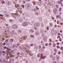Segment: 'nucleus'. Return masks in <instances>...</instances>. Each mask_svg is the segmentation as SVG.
<instances>
[{
	"instance_id": "473e14b6",
	"label": "nucleus",
	"mask_w": 63,
	"mask_h": 63,
	"mask_svg": "<svg viewBox=\"0 0 63 63\" xmlns=\"http://www.w3.org/2000/svg\"><path fill=\"white\" fill-rule=\"evenodd\" d=\"M13 47V49L14 50H15V49H16V48H17V47Z\"/></svg>"
},
{
	"instance_id": "b1692460",
	"label": "nucleus",
	"mask_w": 63,
	"mask_h": 63,
	"mask_svg": "<svg viewBox=\"0 0 63 63\" xmlns=\"http://www.w3.org/2000/svg\"><path fill=\"white\" fill-rule=\"evenodd\" d=\"M30 37H31L32 38H34V36L33 35H31L30 36Z\"/></svg>"
},
{
	"instance_id": "13d9d810",
	"label": "nucleus",
	"mask_w": 63,
	"mask_h": 63,
	"mask_svg": "<svg viewBox=\"0 0 63 63\" xmlns=\"http://www.w3.org/2000/svg\"><path fill=\"white\" fill-rule=\"evenodd\" d=\"M7 49V50H9V48L8 47H7L6 48Z\"/></svg>"
},
{
	"instance_id": "864d4df0",
	"label": "nucleus",
	"mask_w": 63,
	"mask_h": 63,
	"mask_svg": "<svg viewBox=\"0 0 63 63\" xmlns=\"http://www.w3.org/2000/svg\"><path fill=\"white\" fill-rule=\"evenodd\" d=\"M56 62L55 61H54L53 62V63H56Z\"/></svg>"
},
{
	"instance_id": "09e8293b",
	"label": "nucleus",
	"mask_w": 63,
	"mask_h": 63,
	"mask_svg": "<svg viewBox=\"0 0 63 63\" xmlns=\"http://www.w3.org/2000/svg\"><path fill=\"white\" fill-rule=\"evenodd\" d=\"M2 61L3 63H5V62H6V61H5V60H3Z\"/></svg>"
},
{
	"instance_id": "412c9836",
	"label": "nucleus",
	"mask_w": 63,
	"mask_h": 63,
	"mask_svg": "<svg viewBox=\"0 0 63 63\" xmlns=\"http://www.w3.org/2000/svg\"><path fill=\"white\" fill-rule=\"evenodd\" d=\"M24 53L26 55H27V54L28 53L26 51H24Z\"/></svg>"
},
{
	"instance_id": "4d7b16f0",
	"label": "nucleus",
	"mask_w": 63,
	"mask_h": 63,
	"mask_svg": "<svg viewBox=\"0 0 63 63\" xmlns=\"http://www.w3.org/2000/svg\"><path fill=\"white\" fill-rule=\"evenodd\" d=\"M18 48H19L20 49H21V47H18Z\"/></svg>"
},
{
	"instance_id": "cd10ccee",
	"label": "nucleus",
	"mask_w": 63,
	"mask_h": 63,
	"mask_svg": "<svg viewBox=\"0 0 63 63\" xmlns=\"http://www.w3.org/2000/svg\"><path fill=\"white\" fill-rule=\"evenodd\" d=\"M2 53L4 54V53H6V52L5 51H2Z\"/></svg>"
},
{
	"instance_id": "aec40b11",
	"label": "nucleus",
	"mask_w": 63,
	"mask_h": 63,
	"mask_svg": "<svg viewBox=\"0 0 63 63\" xmlns=\"http://www.w3.org/2000/svg\"><path fill=\"white\" fill-rule=\"evenodd\" d=\"M19 20L20 22H22V20L21 19H19Z\"/></svg>"
},
{
	"instance_id": "e433bc0d",
	"label": "nucleus",
	"mask_w": 63,
	"mask_h": 63,
	"mask_svg": "<svg viewBox=\"0 0 63 63\" xmlns=\"http://www.w3.org/2000/svg\"><path fill=\"white\" fill-rule=\"evenodd\" d=\"M62 9V8H60L59 11H60V12H61V9Z\"/></svg>"
},
{
	"instance_id": "9b49d317",
	"label": "nucleus",
	"mask_w": 63,
	"mask_h": 63,
	"mask_svg": "<svg viewBox=\"0 0 63 63\" xmlns=\"http://www.w3.org/2000/svg\"><path fill=\"white\" fill-rule=\"evenodd\" d=\"M22 38L23 39H23H25V40L26 38V36H23L22 37Z\"/></svg>"
},
{
	"instance_id": "2f4dec72",
	"label": "nucleus",
	"mask_w": 63,
	"mask_h": 63,
	"mask_svg": "<svg viewBox=\"0 0 63 63\" xmlns=\"http://www.w3.org/2000/svg\"><path fill=\"white\" fill-rule=\"evenodd\" d=\"M55 46H56V44L54 43L53 44V47H55Z\"/></svg>"
},
{
	"instance_id": "680f3d73",
	"label": "nucleus",
	"mask_w": 63,
	"mask_h": 63,
	"mask_svg": "<svg viewBox=\"0 0 63 63\" xmlns=\"http://www.w3.org/2000/svg\"><path fill=\"white\" fill-rule=\"evenodd\" d=\"M58 3H59V4H61V3H60V1H58Z\"/></svg>"
},
{
	"instance_id": "c03bdc74",
	"label": "nucleus",
	"mask_w": 63,
	"mask_h": 63,
	"mask_svg": "<svg viewBox=\"0 0 63 63\" xmlns=\"http://www.w3.org/2000/svg\"><path fill=\"white\" fill-rule=\"evenodd\" d=\"M38 4L39 5H41V2H38Z\"/></svg>"
},
{
	"instance_id": "5701e85b",
	"label": "nucleus",
	"mask_w": 63,
	"mask_h": 63,
	"mask_svg": "<svg viewBox=\"0 0 63 63\" xmlns=\"http://www.w3.org/2000/svg\"><path fill=\"white\" fill-rule=\"evenodd\" d=\"M30 31L31 32H32V33L34 32V31L32 29Z\"/></svg>"
},
{
	"instance_id": "7c9ffc66",
	"label": "nucleus",
	"mask_w": 63,
	"mask_h": 63,
	"mask_svg": "<svg viewBox=\"0 0 63 63\" xmlns=\"http://www.w3.org/2000/svg\"><path fill=\"white\" fill-rule=\"evenodd\" d=\"M52 5H54L55 3L54 1H52Z\"/></svg>"
},
{
	"instance_id": "a211bd4d",
	"label": "nucleus",
	"mask_w": 63,
	"mask_h": 63,
	"mask_svg": "<svg viewBox=\"0 0 63 63\" xmlns=\"http://www.w3.org/2000/svg\"><path fill=\"white\" fill-rule=\"evenodd\" d=\"M13 21H14V20H9V21L10 22H11V23L12 22H13Z\"/></svg>"
},
{
	"instance_id": "603ef678",
	"label": "nucleus",
	"mask_w": 63,
	"mask_h": 63,
	"mask_svg": "<svg viewBox=\"0 0 63 63\" xmlns=\"http://www.w3.org/2000/svg\"><path fill=\"white\" fill-rule=\"evenodd\" d=\"M34 46V45H33V44H32L31 45H30V46Z\"/></svg>"
},
{
	"instance_id": "f704fd0d",
	"label": "nucleus",
	"mask_w": 63,
	"mask_h": 63,
	"mask_svg": "<svg viewBox=\"0 0 63 63\" xmlns=\"http://www.w3.org/2000/svg\"><path fill=\"white\" fill-rule=\"evenodd\" d=\"M10 42H13V40L12 39H11L10 40Z\"/></svg>"
},
{
	"instance_id": "bf43d9fd",
	"label": "nucleus",
	"mask_w": 63,
	"mask_h": 63,
	"mask_svg": "<svg viewBox=\"0 0 63 63\" xmlns=\"http://www.w3.org/2000/svg\"><path fill=\"white\" fill-rule=\"evenodd\" d=\"M6 48H7V47L6 46H5L4 47V49H5Z\"/></svg>"
},
{
	"instance_id": "c9c22d12",
	"label": "nucleus",
	"mask_w": 63,
	"mask_h": 63,
	"mask_svg": "<svg viewBox=\"0 0 63 63\" xmlns=\"http://www.w3.org/2000/svg\"><path fill=\"white\" fill-rule=\"evenodd\" d=\"M2 3L3 4H4L5 3V2L4 1H2Z\"/></svg>"
},
{
	"instance_id": "dca6fc26",
	"label": "nucleus",
	"mask_w": 63,
	"mask_h": 63,
	"mask_svg": "<svg viewBox=\"0 0 63 63\" xmlns=\"http://www.w3.org/2000/svg\"><path fill=\"white\" fill-rule=\"evenodd\" d=\"M40 55H41V54L40 53H39L37 55V57H39L40 56Z\"/></svg>"
},
{
	"instance_id": "72a5a7b5",
	"label": "nucleus",
	"mask_w": 63,
	"mask_h": 63,
	"mask_svg": "<svg viewBox=\"0 0 63 63\" xmlns=\"http://www.w3.org/2000/svg\"><path fill=\"white\" fill-rule=\"evenodd\" d=\"M2 45L3 46H5L6 45V43L5 42L3 43L2 44Z\"/></svg>"
},
{
	"instance_id": "6e6552de",
	"label": "nucleus",
	"mask_w": 63,
	"mask_h": 63,
	"mask_svg": "<svg viewBox=\"0 0 63 63\" xmlns=\"http://www.w3.org/2000/svg\"><path fill=\"white\" fill-rule=\"evenodd\" d=\"M18 33H21L22 32L20 30H19L18 31Z\"/></svg>"
},
{
	"instance_id": "5fc2aeb1",
	"label": "nucleus",
	"mask_w": 63,
	"mask_h": 63,
	"mask_svg": "<svg viewBox=\"0 0 63 63\" xmlns=\"http://www.w3.org/2000/svg\"><path fill=\"white\" fill-rule=\"evenodd\" d=\"M48 45V44H46L45 45V46H47Z\"/></svg>"
},
{
	"instance_id": "7ed1b4c3",
	"label": "nucleus",
	"mask_w": 63,
	"mask_h": 63,
	"mask_svg": "<svg viewBox=\"0 0 63 63\" xmlns=\"http://www.w3.org/2000/svg\"><path fill=\"white\" fill-rule=\"evenodd\" d=\"M25 7L27 9H29V4H26L25 5Z\"/></svg>"
},
{
	"instance_id": "f3484780",
	"label": "nucleus",
	"mask_w": 63,
	"mask_h": 63,
	"mask_svg": "<svg viewBox=\"0 0 63 63\" xmlns=\"http://www.w3.org/2000/svg\"><path fill=\"white\" fill-rule=\"evenodd\" d=\"M35 34L36 35H39V33L38 32H35Z\"/></svg>"
},
{
	"instance_id": "f257e3e1",
	"label": "nucleus",
	"mask_w": 63,
	"mask_h": 63,
	"mask_svg": "<svg viewBox=\"0 0 63 63\" xmlns=\"http://www.w3.org/2000/svg\"><path fill=\"white\" fill-rule=\"evenodd\" d=\"M17 28V26L16 25H14L12 26V28L13 29H16Z\"/></svg>"
},
{
	"instance_id": "c85d7f7f",
	"label": "nucleus",
	"mask_w": 63,
	"mask_h": 63,
	"mask_svg": "<svg viewBox=\"0 0 63 63\" xmlns=\"http://www.w3.org/2000/svg\"><path fill=\"white\" fill-rule=\"evenodd\" d=\"M17 47V46H15V45H14L13 46V47Z\"/></svg>"
},
{
	"instance_id": "ddd939ff",
	"label": "nucleus",
	"mask_w": 63,
	"mask_h": 63,
	"mask_svg": "<svg viewBox=\"0 0 63 63\" xmlns=\"http://www.w3.org/2000/svg\"><path fill=\"white\" fill-rule=\"evenodd\" d=\"M12 46V43H9V44L8 45V47H11Z\"/></svg>"
},
{
	"instance_id": "338daca9",
	"label": "nucleus",
	"mask_w": 63,
	"mask_h": 63,
	"mask_svg": "<svg viewBox=\"0 0 63 63\" xmlns=\"http://www.w3.org/2000/svg\"><path fill=\"white\" fill-rule=\"evenodd\" d=\"M25 3V1H23V4H24V3Z\"/></svg>"
},
{
	"instance_id": "ea45409f",
	"label": "nucleus",
	"mask_w": 63,
	"mask_h": 63,
	"mask_svg": "<svg viewBox=\"0 0 63 63\" xmlns=\"http://www.w3.org/2000/svg\"><path fill=\"white\" fill-rule=\"evenodd\" d=\"M41 48V45H39V49H40Z\"/></svg>"
},
{
	"instance_id": "4c0bfd02",
	"label": "nucleus",
	"mask_w": 63,
	"mask_h": 63,
	"mask_svg": "<svg viewBox=\"0 0 63 63\" xmlns=\"http://www.w3.org/2000/svg\"><path fill=\"white\" fill-rule=\"evenodd\" d=\"M21 7H22V8H24V5H22L21 6Z\"/></svg>"
},
{
	"instance_id": "2eb2a0df",
	"label": "nucleus",
	"mask_w": 63,
	"mask_h": 63,
	"mask_svg": "<svg viewBox=\"0 0 63 63\" xmlns=\"http://www.w3.org/2000/svg\"><path fill=\"white\" fill-rule=\"evenodd\" d=\"M16 16L17 17H20V15L19 14H17L16 15Z\"/></svg>"
},
{
	"instance_id": "774afa93",
	"label": "nucleus",
	"mask_w": 63,
	"mask_h": 63,
	"mask_svg": "<svg viewBox=\"0 0 63 63\" xmlns=\"http://www.w3.org/2000/svg\"><path fill=\"white\" fill-rule=\"evenodd\" d=\"M59 44H59V43L58 42V43H57V45H59Z\"/></svg>"
},
{
	"instance_id": "bb28decb",
	"label": "nucleus",
	"mask_w": 63,
	"mask_h": 63,
	"mask_svg": "<svg viewBox=\"0 0 63 63\" xmlns=\"http://www.w3.org/2000/svg\"><path fill=\"white\" fill-rule=\"evenodd\" d=\"M35 15H38V16H39V13L38 12H35Z\"/></svg>"
},
{
	"instance_id": "e2e57ef3",
	"label": "nucleus",
	"mask_w": 63,
	"mask_h": 63,
	"mask_svg": "<svg viewBox=\"0 0 63 63\" xmlns=\"http://www.w3.org/2000/svg\"><path fill=\"white\" fill-rule=\"evenodd\" d=\"M56 7H57V8H59V7L58 6V5H56Z\"/></svg>"
},
{
	"instance_id": "052dcab7",
	"label": "nucleus",
	"mask_w": 63,
	"mask_h": 63,
	"mask_svg": "<svg viewBox=\"0 0 63 63\" xmlns=\"http://www.w3.org/2000/svg\"><path fill=\"white\" fill-rule=\"evenodd\" d=\"M12 57H15V55H13L12 56Z\"/></svg>"
},
{
	"instance_id": "c756f323",
	"label": "nucleus",
	"mask_w": 63,
	"mask_h": 63,
	"mask_svg": "<svg viewBox=\"0 0 63 63\" xmlns=\"http://www.w3.org/2000/svg\"><path fill=\"white\" fill-rule=\"evenodd\" d=\"M36 9L37 10H39V8L37 6H36Z\"/></svg>"
},
{
	"instance_id": "f03ea898",
	"label": "nucleus",
	"mask_w": 63,
	"mask_h": 63,
	"mask_svg": "<svg viewBox=\"0 0 63 63\" xmlns=\"http://www.w3.org/2000/svg\"><path fill=\"white\" fill-rule=\"evenodd\" d=\"M22 25L23 26H26L28 25V23L26 22H24L22 23Z\"/></svg>"
},
{
	"instance_id": "4be33fe9",
	"label": "nucleus",
	"mask_w": 63,
	"mask_h": 63,
	"mask_svg": "<svg viewBox=\"0 0 63 63\" xmlns=\"http://www.w3.org/2000/svg\"><path fill=\"white\" fill-rule=\"evenodd\" d=\"M14 31H12L11 32V35H14Z\"/></svg>"
},
{
	"instance_id": "423d86ee",
	"label": "nucleus",
	"mask_w": 63,
	"mask_h": 63,
	"mask_svg": "<svg viewBox=\"0 0 63 63\" xmlns=\"http://www.w3.org/2000/svg\"><path fill=\"white\" fill-rule=\"evenodd\" d=\"M23 53L21 52V54L19 55V57H22L23 56Z\"/></svg>"
},
{
	"instance_id": "9d476101",
	"label": "nucleus",
	"mask_w": 63,
	"mask_h": 63,
	"mask_svg": "<svg viewBox=\"0 0 63 63\" xmlns=\"http://www.w3.org/2000/svg\"><path fill=\"white\" fill-rule=\"evenodd\" d=\"M47 37L46 36H45L43 37V40H46L47 39Z\"/></svg>"
},
{
	"instance_id": "79ce46f5",
	"label": "nucleus",
	"mask_w": 63,
	"mask_h": 63,
	"mask_svg": "<svg viewBox=\"0 0 63 63\" xmlns=\"http://www.w3.org/2000/svg\"><path fill=\"white\" fill-rule=\"evenodd\" d=\"M2 61V59H0V63H1Z\"/></svg>"
},
{
	"instance_id": "6e6d98bb",
	"label": "nucleus",
	"mask_w": 63,
	"mask_h": 63,
	"mask_svg": "<svg viewBox=\"0 0 63 63\" xmlns=\"http://www.w3.org/2000/svg\"><path fill=\"white\" fill-rule=\"evenodd\" d=\"M47 30H49V27H47Z\"/></svg>"
},
{
	"instance_id": "a878e982",
	"label": "nucleus",
	"mask_w": 63,
	"mask_h": 63,
	"mask_svg": "<svg viewBox=\"0 0 63 63\" xmlns=\"http://www.w3.org/2000/svg\"><path fill=\"white\" fill-rule=\"evenodd\" d=\"M5 58H6V59H9V58L8 56H6L5 57Z\"/></svg>"
},
{
	"instance_id": "0e129e2a",
	"label": "nucleus",
	"mask_w": 63,
	"mask_h": 63,
	"mask_svg": "<svg viewBox=\"0 0 63 63\" xmlns=\"http://www.w3.org/2000/svg\"><path fill=\"white\" fill-rule=\"evenodd\" d=\"M57 48H60V47L58 46H57Z\"/></svg>"
},
{
	"instance_id": "4468645a",
	"label": "nucleus",
	"mask_w": 63,
	"mask_h": 63,
	"mask_svg": "<svg viewBox=\"0 0 63 63\" xmlns=\"http://www.w3.org/2000/svg\"><path fill=\"white\" fill-rule=\"evenodd\" d=\"M17 10L19 11H21V9H20V8L19 7H18L17 8Z\"/></svg>"
},
{
	"instance_id": "1a4fd4ad",
	"label": "nucleus",
	"mask_w": 63,
	"mask_h": 63,
	"mask_svg": "<svg viewBox=\"0 0 63 63\" xmlns=\"http://www.w3.org/2000/svg\"><path fill=\"white\" fill-rule=\"evenodd\" d=\"M11 62H14V59H11L10 60Z\"/></svg>"
},
{
	"instance_id": "3c124183",
	"label": "nucleus",
	"mask_w": 63,
	"mask_h": 63,
	"mask_svg": "<svg viewBox=\"0 0 63 63\" xmlns=\"http://www.w3.org/2000/svg\"><path fill=\"white\" fill-rule=\"evenodd\" d=\"M25 0L26 2H27V1H30V0Z\"/></svg>"
},
{
	"instance_id": "393cba45",
	"label": "nucleus",
	"mask_w": 63,
	"mask_h": 63,
	"mask_svg": "<svg viewBox=\"0 0 63 63\" xmlns=\"http://www.w3.org/2000/svg\"><path fill=\"white\" fill-rule=\"evenodd\" d=\"M54 51L55 52L57 53V49H56V48H55V50H54Z\"/></svg>"
},
{
	"instance_id": "de8ad7c7",
	"label": "nucleus",
	"mask_w": 63,
	"mask_h": 63,
	"mask_svg": "<svg viewBox=\"0 0 63 63\" xmlns=\"http://www.w3.org/2000/svg\"><path fill=\"white\" fill-rule=\"evenodd\" d=\"M59 40L60 42H61V41H62V39H61V38H60Z\"/></svg>"
},
{
	"instance_id": "20e7f679",
	"label": "nucleus",
	"mask_w": 63,
	"mask_h": 63,
	"mask_svg": "<svg viewBox=\"0 0 63 63\" xmlns=\"http://www.w3.org/2000/svg\"><path fill=\"white\" fill-rule=\"evenodd\" d=\"M34 25L35 27H39V25H40V23H35L34 24Z\"/></svg>"
},
{
	"instance_id": "0eeeda50",
	"label": "nucleus",
	"mask_w": 63,
	"mask_h": 63,
	"mask_svg": "<svg viewBox=\"0 0 63 63\" xmlns=\"http://www.w3.org/2000/svg\"><path fill=\"white\" fill-rule=\"evenodd\" d=\"M25 47H27V48L29 49V48H30V46H28V45H25Z\"/></svg>"
},
{
	"instance_id": "58836bf2",
	"label": "nucleus",
	"mask_w": 63,
	"mask_h": 63,
	"mask_svg": "<svg viewBox=\"0 0 63 63\" xmlns=\"http://www.w3.org/2000/svg\"><path fill=\"white\" fill-rule=\"evenodd\" d=\"M8 39H7L5 41V42L6 43H8Z\"/></svg>"
},
{
	"instance_id": "49530a36",
	"label": "nucleus",
	"mask_w": 63,
	"mask_h": 63,
	"mask_svg": "<svg viewBox=\"0 0 63 63\" xmlns=\"http://www.w3.org/2000/svg\"><path fill=\"white\" fill-rule=\"evenodd\" d=\"M59 17V16H58V15H57V16H56V17H57V18H58V17Z\"/></svg>"
},
{
	"instance_id": "a19ab883",
	"label": "nucleus",
	"mask_w": 63,
	"mask_h": 63,
	"mask_svg": "<svg viewBox=\"0 0 63 63\" xmlns=\"http://www.w3.org/2000/svg\"><path fill=\"white\" fill-rule=\"evenodd\" d=\"M60 49H61V50H62V49H63V47H61L60 48Z\"/></svg>"
},
{
	"instance_id": "a18cd8bd",
	"label": "nucleus",
	"mask_w": 63,
	"mask_h": 63,
	"mask_svg": "<svg viewBox=\"0 0 63 63\" xmlns=\"http://www.w3.org/2000/svg\"><path fill=\"white\" fill-rule=\"evenodd\" d=\"M51 43H49V46H51Z\"/></svg>"
},
{
	"instance_id": "8fccbe9b",
	"label": "nucleus",
	"mask_w": 63,
	"mask_h": 63,
	"mask_svg": "<svg viewBox=\"0 0 63 63\" xmlns=\"http://www.w3.org/2000/svg\"><path fill=\"white\" fill-rule=\"evenodd\" d=\"M6 29L7 30H9V29L8 28V27L6 28Z\"/></svg>"
},
{
	"instance_id": "6ab92c4d",
	"label": "nucleus",
	"mask_w": 63,
	"mask_h": 63,
	"mask_svg": "<svg viewBox=\"0 0 63 63\" xmlns=\"http://www.w3.org/2000/svg\"><path fill=\"white\" fill-rule=\"evenodd\" d=\"M45 5H46V7H48L49 6H48V4L47 3H46L45 4Z\"/></svg>"
},
{
	"instance_id": "39448f33",
	"label": "nucleus",
	"mask_w": 63,
	"mask_h": 63,
	"mask_svg": "<svg viewBox=\"0 0 63 63\" xmlns=\"http://www.w3.org/2000/svg\"><path fill=\"white\" fill-rule=\"evenodd\" d=\"M41 57H40V58L41 59H42H42H44L45 58V56H43V54H41Z\"/></svg>"
},
{
	"instance_id": "f8f14e48",
	"label": "nucleus",
	"mask_w": 63,
	"mask_h": 63,
	"mask_svg": "<svg viewBox=\"0 0 63 63\" xmlns=\"http://www.w3.org/2000/svg\"><path fill=\"white\" fill-rule=\"evenodd\" d=\"M52 31L51 32V33H52V34H53V33H54V29H52Z\"/></svg>"
},
{
	"instance_id": "37998d69",
	"label": "nucleus",
	"mask_w": 63,
	"mask_h": 63,
	"mask_svg": "<svg viewBox=\"0 0 63 63\" xmlns=\"http://www.w3.org/2000/svg\"><path fill=\"white\" fill-rule=\"evenodd\" d=\"M59 57H57V60H59Z\"/></svg>"
},
{
	"instance_id": "69168bd1",
	"label": "nucleus",
	"mask_w": 63,
	"mask_h": 63,
	"mask_svg": "<svg viewBox=\"0 0 63 63\" xmlns=\"http://www.w3.org/2000/svg\"><path fill=\"white\" fill-rule=\"evenodd\" d=\"M6 26H9V25H8V24H6Z\"/></svg>"
}]
</instances>
